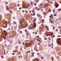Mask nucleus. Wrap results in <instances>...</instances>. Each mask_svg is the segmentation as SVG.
I'll use <instances>...</instances> for the list:
<instances>
[{"label": "nucleus", "instance_id": "obj_1", "mask_svg": "<svg viewBox=\"0 0 61 61\" xmlns=\"http://www.w3.org/2000/svg\"><path fill=\"white\" fill-rule=\"evenodd\" d=\"M58 37H60V38L57 39V42L58 43V44L61 45V36H59Z\"/></svg>", "mask_w": 61, "mask_h": 61}, {"label": "nucleus", "instance_id": "obj_2", "mask_svg": "<svg viewBox=\"0 0 61 61\" xmlns=\"http://www.w3.org/2000/svg\"><path fill=\"white\" fill-rule=\"evenodd\" d=\"M3 26H4V28H6L7 27V25L6 24H3Z\"/></svg>", "mask_w": 61, "mask_h": 61}, {"label": "nucleus", "instance_id": "obj_3", "mask_svg": "<svg viewBox=\"0 0 61 61\" xmlns=\"http://www.w3.org/2000/svg\"><path fill=\"white\" fill-rule=\"evenodd\" d=\"M4 35H3V37L4 38H6L5 37H6V36H7V35L6 34V33H4Z\"/></svg>", "mask_w": 61, "mask_h": 61}, {"label": "nucleus", "instance_id": "obj_4", "mask_svg": "<svg viewBox=\"0 0 61 61\" xmlns=\"http://www.w3.org/2000/svg\"><path fill=\"white\" fill-rule=\"evenodd\" d=\"M32 13H33V14H32V13L31 14V15H35V12L34 11H32Z\"/></svg>", "mask_w": 61, "mask_h": 61}, {"label": "nucleus", "instance_id": "obj_5", "mask_svg": "<svg viewBox=\"0 0 61 61\" xmlns=\"http://www.w3.org/2000/svg\"><path fill=\"white\" fill-rule=\"evenodd\" d=\"M6 38L7 40H9L10 38V37L9 36H7L6 37Z\"/></svg>", "mask_w": 61, "mask_h": 61}, {"label": "nucleus", "instance_id": "obj_6", "mask_svg": "<svg viewBox=\"0 0 61 61\" xmlns=\"http://www.w3.org/2000/svg\"><path fill=\"white\" fill-rule=\"evenodd\" d=\"M49 40H51V39H53V37L52 36H51V37H49Z\"/></svg>", "mask_w": 61, "mask_h": 61}, {"label": "nucleus", "instance_id": "obj_7", "mask_svg": "<svg viewBox=\"0 0 61 61\" xmlns=\"http://www.w3.org/2000/svg\"><path fill=\"white\" fill-rule=\"evenodd\" d=\"M50 23H52V24H54V20H52L50 22Z\"/></svg>", "mask_w": 61, "mask_h": 61}, {"label": "nucleus", "instance_id": "obj_8", "mask_svg": "<svg viewBox=\"0 0 61 61\" xmlns=\"http://www.w3.org/2000/svg\"><path fill=\"white\" fill-rule=\"evenodd\" d=\"M34 24H35V25H34V27H36V23L35 22H34Z\"/></svg>", "mask_w": 61, "mask_h": 61}, {"label": "nucleus", "instance_id": "obj_9", "mask_svg": "<svg viewBox=\"0 0 61 61\" xmlns=\"http://www.w3.org/2000/svg\"><path fill=\"white\" fill-rule=\"evenodd\" d=\"M58 6H59L58 4H57L55 5V7L56 8H57V7Z\"/></svg>", "mask_w": 61, "mask_h": 61}, {"label": "nucleus", "instance_id": "obj_10", "mask_svg": "<svg viewBox=\"0 0 61 61\" xmlns=\"http://www.w3.org/2000/svg\"><path fill=\"white\" fill-rule=\"evenodd\" d=\"M20 23L21 25H23V22H21V21H20Z\"/></svg>", "mask_w": 61, "mask_h": 61}, {"label": "nucleus", "instance_id": "obj_11", "mask_svg": "<svg viewBox=\"0 0 61 61\" xmlns=\"http://www.w3.org/2000/svg\"><path fill=\"white\" fill-rule=\"evenodd\" d=\"M28 29H33V28L31 27H29L28 28Z\"/></svg>", "mask_w": 61, "mask_h": 61}, {"label": "nucleus", "instance_id": "obj_12", "mask_svg": "<svg viewBox=\"0 0 61 61\" xmlns=\"http://www.w3.org/2000/svg\"><path fill=\"white\" fill-rule=\"evenodd\" d=\"M5 51H2V53H3V54H5Z\"/></svg>", "mask_w": 61, "mask_h": 61}, {"label": "nucleus", "instance_id": "obj_13", "mask_svg": "<svg viewBox=\"0 0 61 61\" xmlns=\"http://www.w3.org/2000/svg\"><path fill=\"white\" fill-rule=\"evenodd\" d=\"M19 41L18 40H17L16 41V43H18V42H19Z\"/></svg>", "mask_w": 61, "mask_h": 61}, {"label": "nucleus", "instance_id": "obj_14", "mask_svg": "<svg viewBox=\"0 0 61 61\" xmlns=\"http://www.w3.org/2000/svg\"><path fill=\"white\" fill-rule=\"evenodd\" d=\"M18 42H19V44L20 45V44H21V42H20L19 41Z\"/></svg>", "mask_w": 61, "mask_h": 61}, {"label": "nucleus", "instance_id": "obj_15", "mask_svg": "<svg viewBox=\"0 0 61 61\" xmlns=\"http://www.w3.org/2000/svg\"><path fill=\"white\" fill-rule=\"evenodd\" d=\"M58 11H61V9H58Z\"/></svg>", "mask_w": 61, "mask_h": 61}, {"label": "nucleus", "instance_id": "obj_16", "mask_svg": "<svg viewBox=\"0 0 61 61\" xmlns=\"http://www.w3.org/2000/svg\"><path fill=\"white\" fill-rule=\"evenodd\" d=\"M56 14L55 13L54 15V16H56Z\"/></svg>", "mask_w": 61, "mask_h": 61}, {"label": "nucleus", "instance_id": "obj_17", "mask_svg": "<svg viewBox=\"0 0 61 61\" xmlns=\"http://www.w3.org/2000/svg\"><path fill=\"white\" fill-rule=\"evenodd\" d=\"M43 13L44 14H47V12H45V11H44Z\"/></svg>", "mask_w": 61, "mask_h": 61}, {"label": "nucleus", "instance_id": "obj_18", "mask_svg": "<svg viewBox=\"0 0 61 61\" xmlns=\"http://www.w3.org/2000/svg\"><path fill=\"white\" fill-rule=\"evenodd\" d=\"M25 12L26 13H28V11L27 10H26L25 11Z\"/></svg>", "mask_w": 61, "mask_h": 61}, {"label": "nucleus", "instance_id": "obj_19", "mask_svg": "<svg viewBox=\"0 0 61 61\" xmlns=\"http://www.w3.org/2000/svg\"><path fill=\"white\" fill-rule=\"evenodd\" d=\"M20 34H21V33H22V31H20Z\"/></svg>", "mask_w": 61, "mask_h": 61}, {"label": "nucleus", "instance_id": "obj_20", "mask_svg": "<svg viewBox=\"0 0 61 61\" xmlns=\"http://www.w3.org/2000/svg\"><path fill=\"white\" fill-rule=\"evenodd\" d=\"M41 59H43V58H44V57L42 56L41 57Z\"/></svg>", "mask_w": 61, "mask_h": 61}, {"label": "nucleus", "instance_id": "obj_21", "mask_svg": "<svg viewBox=\"0 0 61 61\" xmlns=\"http://www.w3.org/2000/svg\"><path fill=\"white\" fill-rule=\"evenodd\" d=\"M40 16V15H38V17H39V18Z\"/></svg>", "mask_w": 61, "mask_h": 61}, {"label": "nucleus", "instance_id": "obj_22", "mask_svg": "<svg viewBox=\"0 0 61 61\" xmlns=\"http://www.w3.org/2000/svg\"><path fill=\"white\" fill-rule=\"evenodd\" d=\"M26 54H28V51H27L26 52Z\"/></svg>", "mask_w": 61, "mask_h": 61}, {"label": "nucleus", "instance_id": "obj_23", "mask_svg": "<svg viewBox=\"0 0 61 61\" xmlns=\"http://www.w3.org/2000/svg\"><path fill=\"white\" fill-rule=\"evenodd\" d=\"M25 32H27V30H25Z\"/></svg>", "mask_w": 61, "mask_h": 61}, {"label": "nucleus", "instance_id": "obj_24", "mask_svg": "<svg viewBox=\"0 0 61 61\" xmlns=\"http://www.w3.org/2000/svg\"><path fill=\"white\" fill-rule=\"evenodd\" d=\"M38 45L39 46H40V43H38Z\"/></svg>", "mask_w": 61, "mask_h": 61}, {"label": "nucleus", "instance_id": "obj_25", "mask_svg": "<svg viewBox=\"0 0 61 61\" xmlns=\"http://www.w3.org/2000/svg\"><path fill=\"white\" fill-rule=\"evenodd\" d=\"M15 54V53H12V54L13 55H14Z\"/></svg>", "mask_w": 61, "mask_h": 61}, {"label": "nucleus", "instance_id": "obj_26", "mask_svg": "<svg viewBox=\"0 0 61 61\" xmlns=\"http://www.w3.org/2000/svg\"><path fill=\"white\" fill-rule=\"evenodd\" d=\"M14 24H15L16 23V22L15 21H14Z\"/></svg>", "mask_w": 61, "mask_h": 61}, {"label": "nucleus", "instance_id": "obj_27", "mask_svg": "<svg viewBox=\"0 0 61 61\" xmlns=\"http://www.w3.org/2000/svg\"><path fill=\"white\" fill-rule=\"evenodd\" d=\"M34 54L35 53L34 52H33L32 53V55H34Z\"/></svg>", "mask_w": 61, "mask_h": 61}, {"label": "nucleus", "instance_id": "obj_28", "mask_svg": "<svg viewBox=\"0 0 61 61\" xmlns=\"http://www.w3.org/2000/svg\"><path fill=\"white\" fill-rule=\"evenodd\" d=\"M30 5V4H28L27 5V7H28Z\"/></svg>", "mask_w": 61, "mask_h": 61}, {"label": "nucleus", "instance_id": "obj_29", "mask_svg": "<svg viewBox=\"0 0 61 61\" xmlns=\"http://www.w3.org/2000/svg\"><path fill=\"white\" fill-rule=\"evenodd\" d=\"M38 0H37L36 1V3H38Z\"/></svg>", "mask_w": 61, "mask_h": 61}, {"label": "nucleus", "instance_id": "obj_30", "mask_svg": "<svg viewBox=\"0 0 61 61\" xmlns=\"http://www.w3.org/2000/svg\"><path fill=\"white\" fill-rule=\"evenodd\" d=\"M55 27L54 26H53V29H55Z\"/></svg>", "mask_w": 61, "mask_h": 61}, {"label": "nucleus", "instance_id": "obj_31", "mask_svg": "<svg viewBox=\"0 0 61 61\" xmlns=\"http://www.w3.org/2000/svg\"><path fill=\"white\" fill-rule=\"evenodd\" d=\"M39 18H42V16H41V15L40 17Z\"/></svg>", "mask_w": 61, "mask_h": 61}, {"label": "nucleus", "instance_id": "obj_32", "mask_svg": "<svg viewBox=\"0 0 61 61\" xmlns=\"http://www.w3.org/2000/svg\"><path fill=\"white\" fill-rule=\"evenodd\" d=\"M10 13H12V11L10 10Z\"/></svg>", "mask_w": 61, "mask_h": 61}, {"label": "nucleus", "instance_id": "obj_33", "mask_svg": "<svg viewBox=\"0 0 61 61\" xmlns=\"http://www.w3.org/2000/svg\"><path fill=\"white\" fill-rule=\"evenodd\" d=\"M34 5H36V3H35L34 4Z\"/></svg>", "mask_w": 61, "mask_h": 61}, {"label": "nucleus", "instance_id": "obj_34", "mask_svg": "<svg viewBox=\"0 0 61 61\" xmlns=\"http://www.w3.org/2000/svg\"><path fill=\"white\" fill-rule=\"evenodd\" d=\"M22 45H25V43H24V42H23L22 43Z\"/></svg>", "mask_w": 61, "mask_h": 61}, {"label": "nucleus", "instance_id": "obj_35", "mask_svg": "<svg viewBox=\"0 0 61 61\" xmlns=\"http://www.w3.org/2000/svg\"><path fill=\"white\" fill-rule=\"evenodd\" d=\"M38 8V7H36V9H37Z\"/></svg>", "mask_w": 61, "mask_h": 61}, {"label": "nucleus", "instance_id": "obj_36", "mask_svg": "<svg viewBox=\"0 0 61 61\" xmlns=\"http://www.w3.org/2000/svg\"><path fill=\"white\" fill-rule=\"evenodd\" d=\"M49 46H51V45L50 44H49L48 45Z\"/></svg>", "mask_w": 61, "mask_h": 61}, {"label": "nucleus", "instance_id": "obj_37", "mask_svg": "<svg viewBox=\"0 0 61 61\" xmlns=\"http://www.w3.org/2000/svg\"><path fill=\"white\" fill-rule=\"evenodd\" d=\"M41 11H42V12H43V10L42 9H41Z\"/></svg>", "mask_w": 61, "mask_h": 61}, {"label": "nucleus", "instance_id": "obj_38", "mask_svg": "<svg viewBox=\"0 0 61 61\" xmlns=\"http://www.w3.org/2000/svg\"><path fill=\"white\" fill-rule=\"evenodd\" d=\"M45 40H46L47 39V38H45Z\"/></svg>", "mask_w": 61, "mask_h": 61}, {"label": "nucleus", "instance_id": "obj_39", "mask_svg": "<svg viewBox=\"0 0 61 61\" xmlns=\"http://www.w3.org/2000/svg\"><path fill=\"white\" fill-rule=\"evenodd\" d=\"M11 28L9 27V30Z\"/></svg>", "mask_w": 61, "mask_h": 61}, {"label": "nucleus", "instance_id": "obj_40", "mask_svg": "<svg viewBox=\"0 0 61 61\" xmlns=\"http://www.w3.org/2000/svg\"><path fill=\"white\" fill-rule=\"evenodd\" d=\"M40 40H39V39H38L37 40V41H39Z\"/></svg>", "mask_w": 61, "mask_h": 61}, {"label": "nucleus", "instance_id": "obj_41", "mask_svg": "<svg viewBox=\"0 0 61 61\" xmlns=\"http://www.w3.org/2000/svg\"><path fill=\"white\" fill-rule=\"evenodd\" d=\"M51 17H53V15H51Z\"/></svg>", "mask_w": 61, "mask_h": 61}, {"label": "nucleus", "instance_id": "obj_42", "mask_svg": "<svg viewBox=\"0 0 61 61\" xmlns=\"http://www.w3.org/2000/svg\"><path fill=\"white\" fill-rule=\"evenodd\" d=\"M22 12H23V13H24V12H25V11H24V10H23L22 11Z\"/></svg>", "mask_w": 61, "mask_h": 61}, {"label": "nucleus", "instance_id": "obj_43", "mask_svg": "<svg viewBox=\"0 0 61 61\" xmlns=\"http://www.w3.org/2000/svg\"><path fill=\"white\" fill-rule=\"evenodd\" d=\"M32 37H31L30 39V40H32Z\"/></svg>", "mask_w": 61, "mask_h": 61}, {"label": "nucleus", "instance_id": "obj_44", "mask_svg": "<svg viewBox=\"0 0 61 61\" xmlns=\"http://www.w3.org/2000/svg\"><path fill=\"white\" fill-rule=\"evenodd\" d=\"M2 58H4V56H2Z\"/></svg>", "mask_w": 61, "mask_h": 61}, {"label": "nucleus", "instance_id": "obj_45", "mask_svg": "<svg viewBox=\"0 0 61 61\" xmlns=\"http://www.w3.org/2000/svg\"><path fill=\"white\" fill-rule=\"evenodd\" d=\"M56 32H57V31H58V30H57V29L56 30Z\"/></svg>", "mask_w": 61, "mask_h": 61}, {"label": "nucleus", "instance_id": "obj_46", "mask_svg": "<svg viewBox=\"0 0 61 61\" xmlns=\"http://www.w3.org/2000/svg\"><path fill=\"white\" fill-rule=\"evenodd\" d=\"M53 11L54 12V13H55V10H53Z\"/></svg>", "mask_w": 61, "mask_h": 61}, {"label": "nucleus", "instance_id": "obj_47", "mask_svg": "<svg viewBox=\"0 0 61 61\" xmlns=\"http://www.w3.org/2000/svg\"><path fill=\"white\" fill-rule=\"evenodd\" d=\"M42 5L43 4H40V5H41V6H42Z\"/></svg>", "mask_w": 61, "mask_h": 61}, {"label": "nucleus", "instance_id": "obj_48", "mask_svg": "<svg viewBox=\"0 0 61 61\" xmlns=\"http://www.w3.org/2000/svg\"><path fill=\"white\" fill-rule=\"evenodd\" d=\"M28 52H29V53H30V51H29Z\"/></svg>", "mask_w": 61, "mask_h": 61}, {"label": "nucleus", "instance_id": "obj_49", "mask_svg": "<svg viewBox=\"0 0 61 61\" xmlns=\"http://www.w3.org/2000/svg\"><path fill=\"white\" fill-rule=\"evenodd\" d=\"M51 18H52V19H53V18H54V17H51Z\"/></svg>", "mask_w": 61, "mask_h": 61}, {"label": "nucleus", "instance_id": "obj_50", "mask_svg": "<svg viewBox=\"0 0 61 61\" xmlns=\"http://www.w3.org/2000/svg\"><path fill=\"white\" fill-rule=\"evenodd\" d=\"M45 27H46V28H47V26H45Z\"/></svg>", "mask_w": 61, "mask_h": 61}, {"label": "nucleus", "instance_id": "obj_51", "mask_svg": "<svg viewBox=\"0 0 61 61\" xmlns=\"http://www.w3.org/2000/svg\"><path fill=\"white\" fill-rule=\"evenodd\" d=\"M30 3L31 4H33V2H31Z\"/></svg>", "mask_w": 61, "mask_h": 61}, {"label": "nucleus", "instance_id": "obj_52", "mask_svg": "<svg viewBox=\"0 0 61 61\" xmlns=\"http://www.w3.org/2000/svg\"><path fill=\"white\" fill-rule=\"evenodd\" d=\"M13 52H15V51L13 50Z\"/></svg>", "mask_w": 61, "mask_h": 61}, {"label": "nucleus", "instance_id": "obj_53", "mask_svg": "<svg viewBox=\"0 0 61 61\" xmlns=\"http://www.w3.org/2000/svg\"><path fill=\"white\" fill-rule=\"evenodd\" d=\"M19 58H20L21 57H20V56H19Z\"/></svg>", "mask_w": 61, "mask_h": 61}, {"label": "nucleus", "instance_id": "obj_54", "mask_svg": "<svg viewBox=\"0 0 61 61\" xmlns=\"http://www.w3.org/2000/svg\"><path fill=\"white\" fill-rule=\"evenodd\" d=\"M30 37H31V36H30L29 37V38H30Z\"/></svg>", "mask_w": 61, "mask_h": 61}, {"label": "nucleus", "instance_id": "obj_55", "mask_svg": "<svg viewBox=\"0 0 61 61\" xmlns=\"http://www.w3.org/2000/svg\"><path fill=\"white\" fill-rule=\"evenodd\" d=\"M47 31H48V30H49V29H47Z\"/></svg>", "mask_w": 61, "mask_h": 61}, {"label": "nucleus", "instance_id": "obj_56", "mask_svg": "<svg viewBox=\"0 0 61 61\" xmlns=\"http://www.w3.org/2000/svg\"><path fill=\"white\" fill-rule=\"evenodd\" d=\"M20 6V5H19V4H18V6Z\"/></svg>", "mask_w": 61, "mask_h": 61}, {"label": "nucleus", "instance_id": "obj_57", "mask_svg": "<svg viewBox=\"0 0 61 61\" xmlns=\"http://www.w3.org/2000/svg\"><path fill=\"white\" fill-rule=\"evenodd\" d=\"M31 10H30V13H31Z\"/></svg>", "mask_w": 61, "mask_h": 61}, {"label": "nucleus", "instance_id": "obj_58", "mask_svg": "<svg viewBox=\"0 0 61 61\" xmlns=\"http://www.w3.org/2000/svg\"><path fill=\"white\" fill-rule=\"evenodd\" d=\"M49 11H51V9H49Z\"/></svg>", "mask_w": 61, "mask_h": 61}, {"label": "nucleus", "instance_id": "obj_59", "mask_svg": "<svg viewBox=\"0 0 61 61\" xmlns=\"http://www.w3.org/2000/svg\"><path fill=\"white\" fill-rule=\"evenodd\" d=\"M49 20H50V21H51V19H50Z\"/></svg>", "mask_w": 61, "mask_h": 61}, {"label": "nucleus", "instance_id": "obj_60", "mask_svg": "<svg viewBox=\"0 0 61 61\" xmlns=\"http://www.w3.org/2000/svg\"><path fill=\"white\" fill-rule=\"evenodd\" d=\"M37 34V32H35V34L36 35V34Z\"/></svg>", "mask_w": 61, "mask_h": 61}, {"label": "nucleus", "instance_id": "obj_61", "mask_svg": "<svg viewBox=\"0 0 61 61\" xmlns=\"http://www.w3.org/2000/svg\"><path fill=\"white\" fill-rule=\"evenodd\" d=\"M26 35L27 36H28V34H27Z\"/></svg>", "mask_w": 61, "mask_h": 61}, {"label": "nucleus", "instance_id": "obj_62", "mask_svg": "<svg viewBox=\"0 0 61 61\" xmlns=\"http://www.w3.org/2000/svg\"><path fill=\"white\" fill-rule=\"evenodd\" d=\"M51 46H53V44H51Z\"/></svg>", "mask_w": 61, "mask_h": 61}, {"label": "nucleus", "instance_id": "obj_63", "mask_svg": "<svg viewBox=\"0 0 61 61\" xmlns=\"http://www.w3.org/2000/svg\"><path fill=\"white\" fill-rule=\"evenodd\" d=\"M40 54L39 53H38L37 54V55H39Z\"/></svg>", "mask_w": 61, "mask_h": 61}, {"label": "nucleus", "instance_id": "obj_64", "mask_svg": "<svg viewBox=\"0 0 61 61\" xmlns=\"http://www.w3.org/2000/svg\"><path fill=\"white\" fill-rule=\"evenodd\" d=\"M37 61V60H35H35H34V61Z\"/></svg>", "mask_w": 61, "mask_h": 61}]
</instances>
